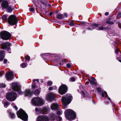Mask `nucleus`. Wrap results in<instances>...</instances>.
<instances>
[{"instance_id":"obj_35","label":"nucleus","mask_w":121,"mask_h":121,"mask_svg":"<svg viewBox=\"0 0 121 121\" xmlns=\"http://www.w3.org/2000/svg\"><path fill=\"white\" fill-rule=\"evenodd\" d=\"M56 113L57 115H61L62 113V111H58Z\"/></svg>"},{"instance_id":"obj_45","label":"nucleus","mask_w":121,"mask_h":121,"mask_svg":"<svg viewBox=\"0 0 121 121\" xmlns=\"http://www.w3.org/2000/svg\"><path fill=\"white\" fill-rule=\"evenodd\" d=\"M29 9L30 10L31 12H33L34 11L35 9L33 7L29 8Z\"/></svg>"},{"instance_id":"obj_8","label":"nucleus","mask_w":121,"mask_h":121,"mask_svg":"<svg viewBox=\"0 0 121 121\" xmlns=\"http://www.w3.org/2000/svg\"><path fill=\"white\" fill-rule=\"evenodd\" d=\"M20 84L17 82L12 83V87L13 90L18 92V93L20 95L22 92L20 89Z\"/></svg>"},{"instance_id":"obj_6","label":"nucleus","mask_w":121,"mask_h":121,"mask_svg":"<svg viewBox=\"0 0 121 121\" xmlns=\"http://www.w3.org/2000/svg\"><path fill=\"white\" fill-rule=\"evenodd\" d=\"M17 94L15 92H9L7 95L6 98L9 101H14L17 97Z\"/></svg>"},{"instance_id":"obj_3","label":"nucleus","mask_w":121,"mask_h":121,"mask_svg":"<svg viewBox=\"0 0 121 121\" xmlns=\"http://www.w3.org/2000/svg\"><path fill=\"white\" fill-rule=\"evenodd\" d=\"M8 16L7 15H4L2 16V19L4 21H7L8 19V23H17L18 21V18L13 15H10L7 19Z\"/></svg>"},{"instance_id":"obj_60","label":"nucleus","mask_w":121,"mask_h":121,"mask_svg":"<svg viewBox=\"0 0 121 121\" xmlns=\"http://www.w3.org/2000/svg\"><path fill=\"white\" fill-rule=\"evenodd\" d=\"M14 105V103H12V104H11V105H12V106H13V105Z\"/></svg>"},{"instance_id":"obj_57","label":"nucleus","mask_w":121,"mask_h":121,"mask_svg":"<svg viewBox=\"0 0 121 121\" xmlns=\"http://www.w3.org/2000/svg\"><path fill=\"white\" fill-rule=\"evenodd\" d=\"M53 13L52 12H51L49 14V16H51L52 14H53Z\"/></svg>"},{"instance_id":"obj_17","label":"nucleus","mask_w":121,"mask_h":121,"mask_svg":"<svg viewBox=\"0 0 121 121\" xmlns=\"http://www.w3.org/2000/svg\"><path fill=\"white\" fill-rule=\"evenodd\" d=\"M51 108L53 110H58L59 109V107L57 104L53 103L51 105Z\"/></svg>"},{"instance_id":"obj_63","label":"nucleus","mask_w":121,"mask_h":121,"mask_svg":"<svg viewBox=\"0 0 121 121\" xmlns=\"http://www.w3.org/2000/svg\"><path fill=\"white\" fill-rule=\"evenodd\" d=\"M2 0H0V3L1 2Z\"/></svg>"},{"instance_id":"obj_33","label":"nucleus","mask_w":121,"mask_h":121,"mask_svg":"<svg viewBox=\"0 0 121 121\" xmlns=\"http://www.w3.org/2000/svg\"><path fill=\"white\" fill-rule=\"evenodd\" d=\"M27 65V64L26 65L25 63H23L21 65V66L23 68H25Z\"/></svg>"},{"instance_id":"obj_62","label":"nucleus","mask_w":121,"mask_h":121,"mask_svg":"<svg viewBox=\"0 0 121 121\" xmlns=\"http://www.w3.org/2000/svg\"><path fill=\"white\" fill-rule=\"evenodd\" d=\"M119 61L121 62V60H119Z\"/></svg>"},{"instance_id":"obj_50","label":"nucleus","mask_w":121,"mask_h":121,"mask_svg":"<svg viewBox=\"0 0 121 121\" xmlns=\"http://www.w3.org/2000/svg\"><path fill=\"white\" fill-rule=\"evenodd\" d=\"M118 26L120 28H121V23H118Z\"/></svg>"},{"instance_id":"obj_40","label":"nucleus","mask_w":121,"mask_h":121,"mask_svg":"<svg viewBox=\"0 0 121 121\" xmlns=\"http://www.w3.org/2000/svg\"><path fill=\"white\" fill-rule=\"evenodd\" d=\"M17 23H8V24L7 25L9 26H11L14 25H16Z\"/></svg>"},{"instance_id":"obj_2","label":"nucleus","mask_w":121,"mask_h":121,"mask_svg":"<svg viewBox=\"0 0 121 121\" xmlns=\"http://www.w3.org/2000/svg\"><path fill=\"white\" fill-rule=\"evenodd\" d=\"M73 99L72 97L70 94H67L62 97V102L64 104V107L66 108L67 105L69 104Z\"/></svg>"},{"instance_id":"obj_13","label":"nucleus","mask_w":121,"mask_h":121,"mask_svg":"<svg viewBox=\"0 0 121 121\" xmlns=\"http://www.w3.org/2000/svg\"><path fill=\"white\" fill-rule=\"evenodd\" d=\"M48 116H40L37 118V121H49Z\"/></svg>"},{"instance_id":"obj_51","label":"nucleus","mask_w":121,"mask_h":121,"mask_svg":"<svg viewBox=\"0 0 121 121\" xmlns=\"http://www.w3.org/2000/svg\"><path fill=\"white\" fill-rule=\"evenodd\" d=\"M3 72L4 71H0V77H1L2 76Z\"/></svg>"},{"instance_id":"obj_5","label":"nucleus","mask_w":121,"mask_h":121,"mask_svg":"<svg viewBox=\"0 0 121 121\" xmlns=\"http://www.w3.org/2000/svg\"><path fill=\"white\" fill-rule=\"evenodd\" d=\"M66 118L69 119L74 120L76 118V114L73 110L69 109L67 110L65 112Z\"/></svg>"},{"instance_id":"obj_32","label":"nucleus","mask_w":121,"mask_h":121,"mask_svg":"<svg viewBox=\"0 0 121 121\" xmlns=\"http://www.w3.org/2000/svg\"><path fill=\"white\" fill-rule=\"evenodd\" d=\"M6 85L4 83H1L0 84V87L2 88H5Z\"/></svg>"},{"instance_id":"obj_47","label":"nucleus","mask_w":121,"mask_h":121,"mask_svg":"<svg viewBox=\"0 0 121 121\" xmlns=\"http://www.w3.org/2000/svg\"><path fill=\"white\" fill-rule=\"evenodd\" d=\"M75 23H69V25L71 26H73L75 25Z\"/></svg>"},{"instance_id":"obj_34","label":"nucleus","mask_w":121,"mask_h":121,"mask_svg":"<svg viewBox=\"0 0 121 121\" xmlns=\"http://www.w3.org/2000/svg\"><path fill=\"white\" fill-rule=\"evenodd\" d=\"M52 82L51 81H49L47 82V85L48 86H51L52 84Z\"/></svg>"},{"instance_id":"obj_46","label":"nucleus","mask_w":121,"mask_h":121,"mask_svg":"<svg viewBox=\"0 0 121 121\" xmlns=\"http://www.w3.org/2000/svg\"><path fill=\"white\" fill-rule=\"evenodd\" d=\"M33 81L34 82H35V81L37 82V83H39V80L38 79H34L33 80Z\"/></svg>"},{"instance_id":"obj_26","label":"nucleus","mask_w":121,"mask_h":121,"mask_svg":"<svg viewBox=\"0 0 121 121\" xmlns=\"http://www.w3.org/2000/svg\"><path fill=\"white\" fill-rule=\"evenodd\" d=\"M6 9H7V11L9 13H11L12 11V9L11 6H8Z\"/></svg>"},{"instance_id":"obj_20","label":"nucleus","mask_w":121,"mask_h":121,"mask_svg":"<svg viewBox=\"0 0 121 121\" xmlns=\"http://www.w3.org/2000/svg\"><path fill=\"white\" fill-rule=\"evenodd\" d=\"M81 93V95L83 97H89V95L86 91H82Z\"/></svg>"},{"instance_id":"obj_30","label":"nucleus","mask_w":121,"mask_h":121,"mask_svg":"<svg viewBox=\"0 0 121 121\" xmlns=\"http://www.w3.org/2000/svg\"><path fill=\"white\" fill-rule=\"evenodd\" d=\"M81 24L80 25L81 26H82V27L83 28H86V26L87 25V24H88V23H81Z\"/></svg>"},{"instance_id":"obj_19","label":"nucleus","mask_w":121,"mask_h":121,"mask_svg":"<svg viewBox=\"0 0 121 121\" xmlns=\"http://www.w3.org/2000/svg\"><path fill=\"white\" fill-rule=\"evenodd\" d=\"M9 3L8 2L6 1H4L3 2L2 6L3 8L6 9L9 6Z\"/></svg>"},{"instance_id":"obj_9","label":"nucleus","mask_w":121,"mask_h":121,"mask_svg":"<svg viewBox=\"0 0 121 121\" xmlns=\"http://www.w3.org/2000/svg\"><path fill=\"white\" fill-rule=\"evenodd\" d=\"M1 38L4 40H7L9 39L11 36V34L8 32L4 31L0 33Z\"/></svg>"},{"instance_id":"obj_31","label":"nucleus","mask_w":121,"mask_h":121,"mask_svg":"<svg viewBox=\"0 0 121 121\" xmlns=\"http://www.w3.org/2000/svg\"><path fill=\"white\" fill-rule=\"evenodd\" d=\"M4 107L5 108H7L8 106L9 105V104L8 102H5L4 103Z\"/></svg>"},{"instance_id":"obj_28","label":"nucleus","mask_w":121,"mask_h":121,"mask_svg":"<svg viewBox=\"0 0 121 121\" xmlns=\"http://www.w3.org/2000/svg\"><path fill=\"white\" fill-rule=\"evenodd\" d=\"M40 93V91L38 89L35 90L34 91V94L36 96L38 95Z\"/></svg>"},{"instance_id":"obj_58","label":"nucleus","mask_w":121,"mask_h":121,"mask_svg":"<svg viewBox=\"0 0 121 121\" xmlns=\"http://www.w3.org/2000/svg\"><path fill=\"white\" fill-rule=\"evenodd\" d=\"M92 101L93 103H94V104H95V101L93 99H92Z\"/></svg>"},{"instance_id":"obj_25","label":"nucleus","mask_w":121,"mask_h":121,"mask_svg":"<svg viewBox=\"0 0 121 121\" xmlns=\"http://www.w3.org/2000/svg\"><path fill=\"white\" fill-rule=\"evenodd\" d=\"M50 119L52 120H54L56 117V115L54 114L51 113L50 115Z\"/></svg>"},{"instance_id":"obj_52","label":"nucleus","mask_w":121,"mask_h":121,"mask_svg":"<svg viewBox=\"0 0 121 121\" xmlns=\"http://www.w3.org/2000/svg\"><path fill=\"white\" fill-rule=\"evenodd\" d=\"M7 61V60L6 59H4V63L5 64Z\"/></svg>"},{"instance_id":"obj_37","label":"nucleus","mask_w":121,"mask_h":121,"mask_svg":"<svg viewBox=\"0 0 121 121\" xmlns=\"http://www.w3.org/2000/svg\"><path fill=\"white\" fill-rule=\"evenodd\" d=\"M62 119L61 117L60 116H58L56 118V119L57 121H61Z\"/></svg>"},{"instance_id":"obj_54","label":"nucleus","mask_w":121,"mask_h":121,"mask_svg":"<svg viewBox=\"0 0 121 121\" xmlns=\"http://www.w3.org/2000/svg\"><path fill=\"white\" fill-rule=\"evenodd\" d=\"M109 101H105V103H106V104H108L109 103Z\"/></svg>"},{"instance_id":"obj_49","label":"nucleus","mask_w":121,"mask_h":121,"mask_svg":"<svg viewBox=\"0 0 121 121\" xmlns=\"http://www.w3.org/2000/svg\"><path fill=\"white\" fill-rule=\"evenodd\" d=\"M119 51V49L118 48H117L116 49V50L115 51V53L116 54H117L118 52Z\"/></svg>"},{"instance_id":"obj_44","label":"nucleus","mask_w":121,"mask_h":121,"mask_svg":"<svg viewBox=\"0 0 121 121\" xmlns=\"http://www.w3.org/2000/svg\"><path fill=\"white\" fill-rule=\"evenodd\" d=\"M111 43H113V45H114V44H118V43L117 42H116L115 41H114L113 40H112L111 41Z\"/></svg>"},{"instance_id":"obj_23","label":"nucleus","mask_w":121,"mask_h":121,"mask_svg":"<svg viewBox=\"0 0 121 121\" xmlns=\"http://www.w3.org/2000/svg\"><path fill=\"white\" fill-rule=\"evenodd\" d=\"M56 18L59 19H63L64 18V16L61 13L58 14L56 15Z\"/></svg>"},{"instance_id":"obj_43","label":"nucleus","mask_w":121,"mask_h":121,"mask_svg":"<svg viewBox=\"0 0 121 121\" xmlns=\"http://www.w3.org/2000/svg\"><path fill=\"white\" fill-rule=\"evenodd\" d=\"M70 79L72 82H74L75 81V79L74 77H71Z\"/></svg>"},{"instance_id":"obj_38","label":"nucleus","mask_w":121,"mask_h":121,"mask_svg":"<svg viewBox=\"0 0 121 121\" xmlns=\"http://www.w3.org/2000/svg\"><path fill=\"white\" fill-rule=\"evenodd\" d=\"M91 77V79L93 81L92 82L94 84H95V78H94V77Z\"/></svg>"},{"instance_id":"obj_39","label":"nucleus","mask_w":121,"mask_h":121,"mask_svg":"<svg viewBox=\"0 0 121 121\" xmlns=\"http://www.w3.org/2000/svg\"><path fill=\"white\" fill-rule=\"evenodd\" d=\"M25 59L26 60L29 61L30 59V57L28 56H27L25 57Z\"/></svg>"},{"instance_id":"obj_14","label":"nucleus","mask_w":121,"mask_h":121,"mask_svg":"<svg viewBox=\"0 0 121 121\" xmlns=\"http://www.w3.org/2000/svg\"><path fill=\"white\" fill-rule=\"evenodd\" d=\"M55 97V95L51 93L48 94L46 97V99L48 100L51 101L54 99Z\"/></svg>"},{"instance_id":"obj_61","label":"nucleus","mask_w":121,"mask_h":121,"mask_svg":"<svg viewBox=\"0 0 121 121\" xmlns=\"http://www.w3.org/2000/svg\"><path fill=\"white\" fill-rule=\"evenodd\" d=\"M48 6H51V5L50 4H49L48 5Z\"/></svg>"},{"instance_id":"obj_29","label":"nucleus","mask_w":121,"mask_h":121,"mask_svg":"<svg viewBox=\"0 0 121 121\" xmlns=\"http://www.w3.org/2000/svg\"><path fill=\"white\" fill-rule=\"evenodd\" d=\"M56 88V86H54L52 87H50L49 88V90L50 91L55 90Z\"/></svg>"},{"instance_id":"obj_1","label":"nucleus","mask_w":121,"mask_h":121,"mask_svg":"<svg viewBox=\"0 0 121 121\" xmlns=\"http://www.w3.org/2000/svg\"><path fill=\"white\" fill-rule=\"evenodd\" d=\"M114 23H104L101 24H93L92 25V26H88L87 28L88 30H92L91 27L93 29L96 27H98L96 30H104L106 31H108V33L112 34V35H114V31L112 30L110 27V25H112Z\"/></svg>"},{"instance_id":"obj_22","label":"nucleus","mask_w":121,"mask_h":121,"mask_svg":"<svg viewBox=\"0 0 121 121\" xmlns=\"http://www.w3.org/2000/svg\"><path fill=\"white\" fill-rule=\"evenodd\" d=\"M4 52L3 51H0V60H2L4 58Z\"/></svg>"},{"instance_id":"obj_12","label":"nucleus","mask_w":121,"mask_h":121,"mask_svg":"<svg viewBox=\"0 0 121 121\" xmlns=\"http://www.w3.org/2000/svg\"><path fill=\"white\" fill-rule=\"evenodd\" d=\"M67 90V87L66 86L62 85L60 87L58 91L60 94L63 95L66 92Z\"/></svg>"},{"instance_id":"obj_48","label":"nucleus","mask_w":121,"mask_h":121,"mask_svg":"<svg viewBox=\"0 0 121 121\" xmlns=\"http://www.w3.org/2000/svg\"><path fill=\"white\" fill-rule=\"evenodd\" d=\"M36 85L35 84H34L32 85V87L34 89L35 88V87H36Z\"/></svg>"},{"instance_id":"obj_41","label":"nucleus","mask_w":121,"mask_h":121,"mask_svg":"<svg viewBox=\"0 0 121 121\" xmlns=\"http://www.w3.org/2000/svg\"><path fill=\"white\" fill-rule=\"evenodd\" d=\"M117 15V18H119L120 17H121V12L118 13Z\"/></svg>"},{"instance_id":"obj_27","label":"nucleus","mask_w":121,"mask_h":121,"mask_svg":"<svg viewBox=\"0 0 121 121\" xmlns=\"http://www.w3.org/2000/svg\"><path fill=\"white\" fill-rule=\"evenodd\" d=\"M35 110L36 112H40L42 111V109L40 108H35Z\"/></svg>"},{"instance_id":"obj_16","label":"nucleus","mask_w":121,"mask_h":121,"mask_svg":"<svg viewBox=\"0 0 121 121\" xmlns=\"http://www.w3.org/2000/svg\"><path fill=\"white\" fill-rule=\"evenodd\" d=\"M32 1L33 3L35 5V6H36V7H37V6L36 4V2L39 4H40V7H42V6H41L42 4H43V5H45V4L44 3L41 1V0H32Z\"/></svg>"},{"instance_id":"obj_15","label":"nucleus","mask_w":121,"mask_h":121,"mask_svg":"<svg viewBox=\"0 0 121 121\" xmlns=\"http://www.w3.org/2000/svg\"><path fill=\"white\" fill-rule=\"evenodd\" d=\"M6 77L7 80L12 79L13 77V74L12 72L7 73L6 74Z\"/></svg>"},{"instance_id":"obj_7","label":"nucleus","mask_w":121,"mask_h":121,"mask_svg":"<svg viewBox=\"0 0 121 121\" xmlns=\"http://www.w3.org/2000/svg\"><path fill=\"white\" fill-rule=\"evenodd\" d=\"M97 91L98 93L100 94L102 96L103 98H106L107 99L109 100V101L111 103L112 101L110 98L108 96L107 92L104 91L103 90L100 88L98 87L97 88Z\"/></svg>"},{"instance_id":"obj_59","label":"nucleus","mask_w":121,"mask_h":121,"mask_svg":"<svg viewBox=\"0 0 121 121\" xmlns=\"http://www.w3.org/2000/svg\"><path fill=\"white\" fill-rule=\"evenodd\" d=\"M5 100H3L2 101V103H4L5 102Z\"/></svg>"},{"instance_id":"obj_56","label":"nucleus","mask_w":121,"mask_h":121,"mask_svg":"<svg viewBox=\"0 0 121 121\" xmlns=\"http://www.w3.org/2000/svg\"><path fill=\"white\" fill-rule=\"evenodd\" d=\"M108 14H109V13H108L107 12H106L105 13V15L106 16H108Z\"/></svg>"},{"instance_id":"obj_55","label":"nucleus","mask_w":121,"mask_h":121,"mask_svg":"<svg viewBox=\"0 0 121 121\" xmlns=\"http://www.w3.org/2000/svg\"><path fill=\"white\" fill-rule=\"evenodd\" d=\"M64 17L65 16V17H67V14L66 13H65L64 14Z\"/></svg>"},{"instance_id":"obj_64","label":"nucleus","mask_w":121,"mask_h":121,"mask_svg":"<svg viewBox=\"0 0 121 121\" xmlns=\"http://www.w3.org/2000/svg\"><path fill=\"white\" fill-rule=\"evenodd\" d=\"M47 12V11H46V12L45 13V14H46V12Z\"/></svg>"},{"instance_id":"obj_21","label":"nucleus","mask_w":121,"mask_h":121,"mask_svg":"<svg viewBox=\"0 0 121 121\" xmlns=\"http://www.w3.org/2000/svg\"><path fill=\"white\" fill-rule=\"evenodd\" d=\"M25 96H30L32 94L31 91L30 90L27 89L25 91Z\"/></svg>"},{"instance_id":"obj_24","label":"nucleus","mask_w":121,"mask_h":121,"mask_svg":"<svg viewBox=\"0 0 121 121\" xmlns=\"http://www.w3.org/2000/svg\"><path fill=\"white\" fill-rule=\"evenodd\" d=\"M9 113V115L11 117V118L14 119V118L15 115L14 113L12 112L11 110H9L8 111Z\"/></svg>"},{"instance_id":"obj_42","label":"nucleus","mask_w":121,"mask_h":121,"mask_svg":"<svg viewBox=\"0 0 121 121\" xmlns=\"http://www.w3.org/2000/svg\"><path fill=\"white\" fill-rule=\"evenodd\" d=\"M72 65L71 64L68 63L67 64L66 66L70 68Z\"/></svg>"},{"instance_id":"obj_18","label":"nucleus","mask_w":121,"mask_h":121,"mask_svg":"<svg viewBox=\"0 0 121 121\" xmlns=\"http://www.w3.org/2000/svg\"><path fill=\"white\" fill-rule=\"evenodd\" d=\"M49 53H45L41 55L44 60H48L49 57Z\"/></svg>"},{"instance_id":"obj_11","label":"nucleus","mask_w":121,"mask_h":121,"mask_svg":"<svg viewBox=\"0 0 121 121\" xmlns=\"http://www.w3.org/2000/svg\"><path fill=\"white\" fill-rule=\"evenodd\" d=\"M12 46V44L9 43L8 42L2 44L1 47L3 49H6L9 51V53H10L11 52L9 51L10 50V46Z\"/></svg>"},{"instance_id":"obj_4","label":"nucleus","mask_w":121,"mask_h":121,"mask_svg":"<svg viewBox=\"0 0 121 121\" xmlns=\"http://www.w3.org/2000/svg\"><path fill=\"white\" fill-rule=\"evenodd\" d=\"M17 117L24 121H27L28 116L25 112L22 109L20 108L17 112Z\"/></svg>"},{"instance_id":"obj_53","label":"nucleus","mask_w":121,"mask_h":121,"mask_svg":"<svg viewBox=\"0 0 121 121\" xmlns=\"http://www.w3.org/2000/svg\"><path fill=\"white\" fill-rule=\"evenodd\" d=\"M13 108L15 109L16 110H17L18 109V108L16 106H14Z\"/></svg>"},{"instance_id":"obj_36","label":"nucleus","mask_w":121,"mask_h":121,"mask_svg":"<svg viewBox=\"0 0 121 121\" xmlns=\"http://www.w3.org/2000/svg\"><path fill=\"white\" fill-rule=\"evenodd\" d=\"M111 18L110 17L108 18L106 23H113L112 22L110 21L111 20Z\"/></svg>"},{"instance_id":"obj_10","label":"nucleus","mask_w":121,"mask_h":121,"mask_svg":"<svg viewBox=\"0 0 121 121\" xmlns=\"http://www.w3.org/2000/svg\"><path fill=\"white\" fill-rule=\"evenodd\" d=\"M32 103L35 105H41L43 104V102L42 99L37 97H35L32 99Z\"/></svg>"}]
</instances>
